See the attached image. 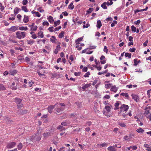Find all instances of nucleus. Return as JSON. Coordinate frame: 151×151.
Returning <instances> with one entry per match:
<instances>
[{
	"label": "nucleus",
	"instance_id": "nucleus-1",
	"mask_svg": "<svg viewBox=\"0 0 151 151\" xmlns=\"http://www.w3.org/2000/svg\"><path fill=\"white\" fill-rule=\"evenodd\" d=\"M39 132V131L36 134H34L30 137V139L31 141L35 142H38L41 140V137L40 135Z\"/></svg>",
	"mask_w": 151,
	"mask_h": 151
},
{
	"label": "nucleus",
	"instance_id": "nucleus-2",
	"mask_svg": "<svg viewBox=\"0 0 151 151\" xmlns=\"http://www.w3.org/2000/svg\"><path fill=\"white\" fill-rule=\"evenodd\" d=\"M17 38L21 39L24 38L26 37L27 33L25 32L17 31L16 33Z\"/></svg>",
	"mask_w": 151,
	"mask_h": 151
},
{
	"label": "nucleus",
	"instance_id": "nucleus-3",
	"mask_svg": "<svg viewBox=\"0 0 151 151\" xmlns=\"http://www.w3.org/2000/svg\"><path fill=\"white\" fill-rule=\"evenodd\" d=\"M145 116L147 119H149L151 121V113L148 110H146L144 113Z\"/></svg>",
	"mask_w": 151,
	"mask_h": 151
},
{
	"label": "nucleus",
	"instance_id": "nucleus-4",
	"mask_svg": "<svg viewBox=\"0 0 151 151\" xmlns=\"http://www.w3.org/2000/svg\"><path fill=\"white\" fill-rule=\"evenodd\" d=\"M129 109V106L128 105L123 104L120 107V109H121V111L122 112V111H126L128 110Z\"/></svg>",
	"mask_w": 151,
	"mask_h": 151
},
{
	"label": "nucleus",
	"instance_id": "nucleus-5",
	"mask_svg": "<svg viewBox=\"0 0 151 151\" xmlns=\"http://www.w3.org/2000/svg\"><path fill=\"white\" fill-rule=\"evenodd\" d=\"M18 29V27L15 26H12L11 28L7 29L9 33L14 32Z\"/></svg>",
	"mask_w": 151,
	"mask_h": 151
},
{
	"label": "nucleus",
	"instance_id": "nucleus-6",
	"mask_svg": "<svg viewBox=\"0 0 151 151\" xmlns=\"http://www.w3.org/2000/svg\"><path fill=\"white\" fill-rule=\"evenodd\" d=\"M61 43L60 42L58 43V45L56 46L54 52L55 54H57L58 52L59 51H60L61 49V47L60 46Z\"/></svg>",
	"mask_w": 151,
	"mask_h": 151
},
{
	"label": "nucleus",
	"instance_id": "nucleus-7",
	"mask_svg": "<svg viewBox=\"0 0 151 151\" xmlns=\"http://www.w3.org/2000/svg\"><path fill=\"white\" fill-rule=\"evenodd\" d=\"M16 144V143L15 142H11L7 144L6 147L8 148H12L14 147Z\"/></svg>",
	"mask_w": 151,
	"mask_h": 151
},
{
	"label": "nucleus",
	"instance_id": "nucleus-8",
	"mask_svg": "<svg viewBox=\"0 0 151 151\" xmlns=\"http://www.w3.org/2000/svg\"><path fill=\"white\" fill-rule=\"evenodd\" d=\"M133 99L136 102L139 101V97L137 95L132 94L131 95Z\"/></svg>",
	"mask_w": 151,
	"mask_h": 151
},
{
	"label": "nucleus",
	"instance_id": "nucleus-9",
	"mask_svg": "<svg viewBox=\"0 0 151 151\" xmlns=\"http://www.w3.org/2000/svg\"><path fill=\"white\" fill-rule=\"evenodd\" d=\"M57 105V104H56L54 105H53V106L51 105L48 107L47 109H48V112L50 113H52V110L54 109L55 105Z\"/></svg>",
	"mask_w": 151,
	"mask_h": 151
},
{
	"label": "nucleus",
	"instance_id": "nucleus-10",
	"mask_svg": "<svg viewBox=\"0 0 151 151\" xmlns=\"http://www.w3.org/2000/svg\"><path fill=\"white\" fill-rule=\"evenodd\" d=\"M105 58V57L103 55H101L100 58L101 60V63L102 64H104L106 63V60L104 59Z\"/></svg>",
	"mask_w": 151,
	"mask_h": 151
},
{
	"label": "nucleus",
	"instance_id": "nucleus-11",
	"mask_svg": "<svg viewBox=\"0 0 151 151\" xmlns=\"http://www.w3.org/2000/svg\"><path fill=\"white\" fill-rule=\"evenodd\" d=\"M134 134H130L129 136H125L124 137V139L125 140H127L128 141H129L131 139L130 137L131 136H134Z\"/></svg>",
	"mask_w": 151,
	"mask_h": 151
},
{
	"label": "nucleus",
	"instance_id": "nucleus-12",
	"mask_svg": "<svg viewBox=\"0 0 151 151\" xmlns=\"http://www.w3.org/2000/svg\"><path fill=\"white\" fill-rule=\"evenodd\" d=\"M23 20L24 23L28 22L29 21V17L26 15H24Z\"/></svg>",
	"mask_w": 151,
	"mask_h": 151
},
{
	"label": "nucleus",
	"instance_id": "nucleus-13",
	"mask_svg": "<svg viewBox=\"0 0 151 151\" xmlns=\"http://www.w3.org/2000/svg\"><path fill=\"white\" fill-rule=\"evenodd\" d=\"M91 86V83H87L82 87L83 91H85L86 88H87Z\"/></svg>",
	"mask_w": 151,
	"mask_h": 151
},
{
	"label": "nucleus",
	"instance_id": "nucleus-14",
	"mask_svg": "<svg viewBox=\"0 0 151 151\" xmlns=\"http://www.w3.org/2000/svg\"><path fill=\"white\" fill-rule=\"evenodd\" d=\"M118 90V88L116 87L115 85L112 86L111 87L110 90L114 92H116Z\"/></svg>",
	"mask_w": 151,
	"mask_h": 151
},
{
	"label": "nucleus",
	"instance_id": "nucleus-15",
	"mask_svg": "<svg viewBox=\"0 0 151 151\" xmlns=\"http://www.w3.org/2000/svg\"><path fill=\"white\" fill-rule=\"evenodd\" d=\"M51 135V133L49 132H47L46 133H44L43 134V136L44 138H47L49 136H50Z\"/></svg>",
	"mask_w": 151,
	"mask_h": 151
},
{
	"label": "nucleus",
	"instance_id": "nucleus-16",
	"mask_svg": "<svg viewBox=\"0 0 151 151\" xmlns=\"http://www.w3.org/2000/svg\"><path fill=\"white\" fill-rule=\"evenodd\" d=\"M50 41L52 43H56L57 39L54 36H52L51 38H50Z\"/></svg>",
	"mask_w": 151,
	"mask_h": 151
},
{
	"label": "nucleus",
	"instance_id": "nucleus-17",
	"mask_svg": "<svg viewBox=\"0 0 151 151\" xmlns=\"http://www.w3.org/2000/svg\"><path fill=\"white\" fill-rule=\"evenodd\" d=\"M47 19L49 22L51 23H53L54 22V20L53 19V17L51 16H50L47 18Z\"/></svg>",
	"mask_w": 151,
	"mask_h": 151
},
{
	"label": "nucleus",
	"instance_id": "nucleus-18",
	"mask_svg": "<svg viewBox=\"0 0 151 151\" xmlns=\"http://www.w3.org/2000/svg\"><path fill=\"white\" fill-rule=\"evenodd\" d=\"M22 101V100L19 98H16L15 99V101L17 105L19 104Z\"/></svg>",
	"mask_w": 151,
	"mask_h": 151
},
{
	"label": "nucleus",
	"instance_id": "nucleus-19",
	"mask_svg": "<svg viewBox=\"0 0 151 151\" xmlns=\"http://www.w3.org/2000/svg\"><path fill=\"white\" fill-rule=\"evenodd\" d=\"M83 37H80L78 38V39L76 40L75 41V42L76 45L79 44L80 42L82 41Z\"/></svg>",
	"mask_w": 151,
	"mask_h": 151
},
{
	"label": "nucleus",
	"instance_id": "nucleus-20",
	"mask_svg": "<svg viewBox=\"0 0 151 151\" xmlns=\"http://www.w3.org/2000/svg\"><path fill=\"white\" fill-rule=\"evenodd\" d=\"M32 14H35L36 16L38 17H40L41 16V14L38 12H36L35 10H33L32 12Z\"/></svg>",
	"mask_w": 151,
	"mask_h": 151
},
{
	"label": "nucleus",
	"instance_id": "nucleus-21",
	"mask_svg": "<svg viewBox=\"0 0 151 151\" xmlns=\"http://www.w3.org/2000/svg\"><path fill=\"white\" fill-rule=\"evenodd\" d=\"M63 110L64 108H63L60 107L56 108V111L58 113H60L61 111H63Z\"/></svg>",
	"mask_w": 151,
	"mask_h": 151
},
{
	"label": "nucleus",
	"instance_id": "nucleus-22",
	"mask_svg": "<svg viewBox=\"0 0 151 151\" xmlns=\"http://www.w3.org/2000/svg\"><path fill=\"white\" fill-rule=\"evenodd\" d=\"M38 35V37H40L41 38H42L44 37V35L43 34V32L41 31L37 33Z\"/></svg>",
	"mask_w": 151,
	"mask_h": 151
},
{
	"label": "nucleus",
	"instance_id": "nucleus-23",
	"mask_svg": "<svg viewBox=\"0 0 151 151\" xmlns=\"http://www.w3.org/2000/svg\"><path fill=\"white\" fill-rule=\"evenodd\" d=\"M102 25L101 22L100 20H98L97 21V27L99 28H100Z\"/></svg>",
	"mask_w": 151,
	"mask_h": 151
},
{
	"label": "nucleus",
	"instance_id": "nucleus-24",
	"mask_svg": "<svg viewBox=\"0 0 151 151\" xmlns=\"http://www.w3.org/2000/svg\"><path fill=\"white\" fill-rule=\"evenodd\" d=\"M20 11V9L18 7H16L14 9V12L16 15L17 14H18L19 12Z\"/></svg>",
	"mask_w": 151,
	"mask_h": 151
},
{
	"label": "nucleus",
	"instance_id": "nucleus-25",
	"mask_svg": "<svg viewBox=\"0 0 151 151\" xmlns=\"http://www.w3.org/2000/svg\"><path fill=\"white\" fill-rule=\"evenodd\" d=\"M19 29L21 30H27L28 29V28L27 27H24L22 26L20 27Z\"/></svg>",
	"mask_w": 151,
	"mask_h": 151
},
{
	"label": "nucleus",
	"instance_id": "nucleus-26",
	"mask_svg": "<svg viewBox=\"0 0 151 151\" xmlns=\"http://www.w3.org/2000/svg\"><path fill=\"white\" fill-rule=\"evenodd\" d=\"M118 124L120 127H125L126 126L125 124L123 122H119Z\"/></svg>",
	"mask_w": 151,
	"mask_h": 151
},
{
	"label": "nucleus",
	"instance_id": "nucleus-27",
	"mask_svg": "<svg viewBox=\"0 0 151 151\" xmlns=\"http://www.w3.org/2000/svg\"><path fill=\"white\" fill-rule=\"evenodd\" d=\"M120 95L123 96H124L125 97L127 98V99H129V96L127 93H121Z\"/></svg>",
	"mask_w": 151,
	"mask_h": 151
},
{
	"label": "nucleus",
	"instance_id": "nucleus-28",
	"mask_svg": "<svg viewBox=\"0 0 151 151\" xmlns=\"http://www.w3.org/2000/svg\"><path fill=\"white\" fill-rule=\"evenodd\" d=\"M108 150L109 151H115V150L114 147V146H110L108 147Z\"/></svg>",
	"mask_w": 151,
	"mask_h": 151
},
{
	"label": "nucleus",
	"instance_id": "nucleus-29",
	"mask_svg": "<svg viewBox=\"0 0 151 151\" xmlns=\"http://www.w3.org/2000/svg\"><path fill=\"white\" fill-rule=\"evenodd\" d=\"M17 71L16 70H10V73L11 75L13 76L16 74L17 73Z\"/></svg>",
	"mask_w": 151,
	"mask_h": 151
},
{
	"label": "nucleus",
	"instance_id": "nucleus-30",
	"mask_svg": "<svg viewBox=\"0 0 151 151\" xmlns=\"http://www.w3.org/2000/svg\"><path fill=\"white\" fill-rule=\"evenodd\" d=\"M35 42V41L32 40H27V43L31 45H32Z\"/></svg>",
	"mask_w": 151,
	"mask_h": 151
},
{
	"label": "nucleus",
	"instance_id": "nucleus-31",
	"mask_svg": "<svg viewBox=\"0 0 151 151\" xmlns=\"http://www.w3.org/2000/svg\"><path fill=\"white\" fill-rule=\"evenodd\" d=\"M74 7V6L73 5L72 2L68 6V8L71 10L73 9Z\"/></svg>",
	"mask_w": 151,
	"mask_h": 151
},
{
	"label": "nucleus",
	"instance_id": "nucleus-32",
	"mask_svg": "<svg viewBox=\"0 0 151 151\" xmlns=\"http://www.w3.org/2000/svg\"><path fill=\"white\" fill-rule=\"evenodd\" d=\"M65 32L64 31H62L60 32L58 35V37L60 38H63L64 36V35Z\"/></svg>",
	"mask_w": 151,
	"mask_h": 151
},
{
	"label": "nucleus",
	"instance_id": "nucleus-33",
	"mask_svg": "<svg viewBox=\"0 0 151 151\" xmlns=\"http://www.w3.org/2000/svg\"><path fill=\"white\" fill-rule=\"evenodd\" d=\"M101 6L104 9H107V7L106 6V2H104L101 5Z\"/></svg>",
	"mask_w": 151,
	"mask_h": 151
},
{
	"label": "nucleus",
	"instance_id": "nucleus-34",
	"mask_svg": "<svg viewBox=\"0 0 151 151\" xmlns=\"http://www.w3.org/2000/svg\"><path fill=\"white\" fill-rule=\"evenodd\" d=\"M60 21L58 20L57 21H55L54 22V26L55 27H56L57 25H59L60 23Z\"/></svg>",
	"mask_w": 151,
	"mask_h": 151
},
{
	"label": "nucleus",
	"instance_id": "nucleus-35",
	"mask_svg": "<svg viewBox=\"0 0 151 151\" xmlns=\"http://www.w3.org/2000/svg\"><path fill=\"white\" fill-rule=\"evenodd\" d=\"M6 89V88L4 85L0 84V90H5Z\"/></svg>",
	"mask_w": 151,
	"mask_h": 151
},
{
	"label": "nucleus",
	"instance_id": "nucleus-36",
	"mask_svg": "<svg viewBox=\"0 0 151 151\" xmlns=\"http://www.w3.org/2000/svg\"><path fill=\"white\" fill-rule=\"evenodd\" d=\"M125 57H128L129 58H131V54L128 52L125 53Z\"/></svg>",
	"mask_w": 151,
	"mask_h": 151
},
{
	"label": "nucleus",
	"instance_id": "nucleus-37",
	"mask_svg": "<svg viewBox=\"0 0 151 151\" xmlns=\"http://www.w3.org/2000/svg\"><path fill=\"white\" fill-rule=\"evenodd\" d=\"M22 10L26 12H28V10L25 6H22Z\"/></svg>",
	"mask_w": 151,
	"mask_h": 151
},
{
	"label": "nucleus",
	"instance_id": "nucleus-38",
	"mask_svg": "<svg viewBox=\"0 0 151 151\" xmlns=\"http://www.w3.org/2000/svg\"><path fill=\"white\" fill-rule=\"evenodd\" d=\"M119 105V104L118 102L115 103L114 104L115 108H114V109L115 110L118 109Z\"/></svg>",
	"mask_w": 151,
	"mask_h": 151
},
{
	"label": "nucleus",
	"instance_id": "nucleus-39",
	"mask_svg": "<svg viewBox=\"0 0 151 151\" xmlns=\"http://www.w3.org/2000/svg\"><path fill=\"white\" fill-rule=\"evenodd\" d=\"M105 108L106 109V110L107 111V112L109 113L111 111V108L109 106H106L105 107Z\"/></svg>",
	"mask_w": 151,
	"mask_h": 151
},
{
	"label": "nucleus",
	"instance_id": "nucleus-40",
	"mask_svg": "<svg viewBox=\"0 0 151 151\" xmlns=\"http://www.w3.org/2000/svg\"><path fill=\"white\" fill-rule=\"evenodd\" d=\"M23 147V145L21 143H20L17 145V149L19 150H21Z\"/></svg>",
	"mask_w": 151,
	"mask_h": 151
},
{
	"label": "nucleus",
	"instance_id": "nucleus-41",
	"mask_svg": "<svg viewBox=\"0 0 151 151\" xmlns=\"http://www.w3.org/2000/svg\"><path fill=\"white\" fill-rule=\"evenodd\" d=\"M112 86V85L111 84L109 83V84H105V87L106 88L108 89L110 88H111Z\"/></svg>",
	"mask_w": 151,
	"mask_h": 151
},
{
	"label": "nucleus",
	"instance_id": "nucleus-42",
	"mask_svg": "<svg viewBox=\"0 0 151 151\" xmlns=\"http://www.w3.org/2000/svg\"><path fill=\"white\" fill-rule=\"evenodd\" d=\"M37 26H35L31 28L30 30L32 31H35L37 30Z\"/></svg>",
	"mask_w": 151,
	"mask_h": 151
},
{
	"label": "nucleus",
	"instance_id": "nucleus-43",
	"mask_svg": "<svg viewBox=\"0 0 151 151\" xmlns=\"http://www.w3.org/2000/svg\"><path fill=\"white\" fill-rule=\"evenodd\" d=\"M100 147H107L108 146V145L107 143H104L100 144Z\"/></svg>",
	"mask_w": 151,
	"mask_h": 151
},
{
	"label": "nucleus",
	"instance_id": "nucleus-44",
	"mask_svg": "<svg viewBox=\"0 0 151 151\" xmlns=\"http://www.w3.org/2000/svg\"><path fill=\"white\" fill-rule=\"evenodd\" d=\"M23 104L22 103H20L19 104L17 105V108L18 109H20L23 106Z\"/></svg>",
	"mask_w": 151,
	"mask_h": 151
},
{
	"label": "nucleus",
	"instance_id": "nucleus-45",
	"mask_svg": "<svg viewBox=\"0 0 151 151\" xmlns=\"http://www.w3.org/2000/svg\"><path fill=\"white\" fill-rule=\"evenodd\" d=\"M96 46L95 45L90 46L88 47V48L87 49L89 50L94 49H96Z\"/></svg>",
	"mask_w": 151,
	"mask_h": 151
},
{
	"label": "nucleus",
	"instance_id": "nucleus-46",
	"mask_svg": "<svg viewBox=\"0 0 151 151\" xmlns=\"http://www.w3.org/2000/svg\"><path fill=\"white\" fill-rule=\"evenodd\" d=\"M137 132L139 133H142L144 132V130L142 128H140L137 129L136 130Z\"/></svg>",
	"mask_w": 151,
	"mask_h": 151
},
{
	"label": "nucleus",
	"instance_id": "nucleus-47",
	"mask_svg": "<svg viewBox=\"0 0 151 151\" xmlns=\"http://www.w3.org/2000/svg\"><path fill=\"white\" fill-rule=\"evenodd\" d=\"M57 129H61V130H65V129L64 127H63L61 125H59L57 127Z\"/></svg>",
	"mask_w": 151,
	"mask_h": 151
},
{
	"label": "nucleus",
	"instance_id": "nucleus-48",
	"mask_svg": "<svg viewBox=\"0 0 151 151\" xmlns=\"http://www.w3.org/2000/svg\"><path fill=\"white\" fill-rule=\"evenodd\" d=\"M117 22L116 21L114 20L113 22L111 24V27H114L116 24H117Z\"/></svg>",
	"mask_w": 151,
	"mask_h": 151
},
{
	"label": "nucleus",
	"instance_id": "nucleus-49",
	"mask_svg": "<svg viewBox=\"0 0 151 151\" xmlns=\"http://www.w3.org/2000/svg\"><path fill=\"white\" fill-rule=\"evenodd\" d=\"M0 7H1L0 8L1 11V12L3 11L4 9V7L1 2H0Z\"/></svg>",
	"mask_w": 151,
	"mask_h": 151
},
{
	"label": "nucleus",
	"instance_id": "nucleus-50",
	"mask_svg": "<svg viewBox=\"0 0 151 151\" xmlns=\"http://www.w3.org/2000/svg\"><path fill=\"white\" fill-rule=\"evenodd\" d=\"M132 31L134 32H135L136 31V28L134 25H132L131 27Z\"/></svg>",
	"mask_w": 151,
	"mask_h": 151
},
{
	"label": "nucleus",
	"instance_id": "nucleus-51",
	"mask_svg": "<svg viewBox=\"0 0 151 151\" xmlns=\"http://www.w3.org/2000/svg\"><path fill=\"white\" fill-rule=\"evenodd\" d=\"M140 20L139 19L136 21L134 22V24H136L137 25H138L140 24Z\"/></svg>",
	"mask_w": 151,
	"mask_h": 151
},
{
	"label": "nucleus",
	"instance_id": "nucleus-52",
	"mask_svg": "<svg viewBox=\"0 0 151 151\" xmlns=\"http://www.w3.org/2000/svg\"><path fill=\"white\" fill-rule=\"evenodd\" d=\"M104 51L106 52V53L107 54L108 52V49L107 48V47L105 46H104Z\"/></svg>",
	"mask_w": 151,
	"mask_h": 151
},
{
	"label": "nucleus",
	"instance_id": "nucleus-53",
	"mask_svg": "<svg viewBox=\"0 0 151 151\" xmlns=\"http://www.w3.org/2000/svg\"><path fill=\"white\" fill-rule=\"evenodd\" d=\"M93 8H89L88 9V10H87L86 11L87 13L90 14V13H91L93 11Z\"/></svg>",
	"mask_w": 151,
	"mask_h": 151
},
{
	"label": "nucleus",
	"instance_id": "nucleus-54",
	"mask_svg": "<svg viewBox=\"0 0 151 151\" xmlns=\"http://www.w3.org/2000/svg\"><path fill=\"white\" fill-rule=\"evenodd\" d=\"M136 50V49L134 47H133L132 48H130L129 50V51L131 52H134Z\"/></svg>",
	"mask_w": 151,
	"mask_h": 151
},
{
	"label": "nucleus",
	"instance_id": "nucleus-55",
	"mask_svg": "<svg viewBox=\"0 0 151 151\" xmlns=\"http://www.w3.org/2000/svg\"><path fill=\"white\" fill-rule=\"evenodd\" d=\"M2 22L4 23V25L6 26H8L9 24V23L5 20L3 21Z\"/></svg>",
	"mask_w": 151,
	"mask_h": 151
},
{
	"label": "nucleus",
	"instance_id": "nucleus-56",
	"mask_svg": "<svg viewBox=\"0 0 151 151\" xmlns=\"http://www.w3.org/2000/svg\"><path fill=\"white\" fill-rule=\"evenodd\" d=\"M27 3L28 1L27 0H23L22 2V3L23 5H26L27 4Z\"/></svg>",
	"mask_w": 151,
	"mask_h": 151
},
{
	"label": "nucleus",
	"instance_id": "nucleus-57",
	"mask_svg": "<svg viewBox=\"0 0 151 151\" xmlns=\"http://www.w3.org/2000/svg\"><path fill=\"white\" fill-rule=\"evenodd\" d=\"M90 75V73L89 72H87L86 73L85 75L83 76L84 77L86 78V77H89V76Z\"/></svg>",
	"mask_w": 151,
	"mask_h": 151
},
{
	"label": "nucleus",
	"instance_id": "nucleus-58",
	"mask_svg": "<svg viewBox=\"0 0 151 151\" xmlns=\"http://www.w3.org/2000/svg\"><path fill=\"white\" fill-rule=\"evenodd\" d=\"M92 124V122L91 121H88L86 123V124L85 126H90Z\"/></svg>",
	"mask_w": 151,
	"mask_h": 151
},
{
	"label": "nucleus",
	"instance_id": "nucleus-59",
	"mask_svg": "<svg viewBox=\"0 0 151 151\" xmlns=\"http://www.w3.org/2000/svg\"><path fill=\"white\" fill-rule=\"evenodd\" d=\"M134 65L136 66L138 65L137 59H135L134 60Z\"/></svg>",
	"mask_w": 151,
	"mask_h": 151
},
{
	"label": "nucleus",
	"instance_id": "nucleus-60",
	"mask_svg": "<svg viewBox=\"0 0 151 151\" xmlns=\"http://www.w3.org/2000/svg\"><path fill=\"white\" fill-rule=\"evenodd\" d=\"M42 25L44 26L47 25L49 26V23L47 21H44L42 23Z\"/></svg>",
	"mask_w": 151,
	"mask_h": 151
},
{
	"label": "nucleus",
	"instance_id": "nucleus-61",
	"mask_svg": "<svg viewBox=\"0 0 151 151\" xmlns=\"http://www.w3.org/2000/svg\"><path fill=\"white\" fill-rule=\"evenodd\" d=\"M53 28L54 27H51L48 28V30H49L50 31V32H52L53 31H54V30H53Z\"/></svg>",
	"mask_w": 151,
	"mask_h": 151
},
{
	"label": "nucleus",
	"instance_id": "nucleus-62",
	"mask_svg": "<svg viewBox=\"0 0 151 151\" xmlns=\"http://www.w3.org/2000/svg\"><path fill=\"white\" fill-rule=\"evenodd\" d=\"M61 26H59L58 27L55 28V29L54 30V31H58L60 29H61Z\"/></svg>",
	"mask_w": 151,
	"mask_h": 151
},
{
	"label": "nucleus",
	"instance_id": "nucleus-63",
	"mask_svg": "<svg viewBox=\"0 0 151 151\" xmlns=\"http://www.w3.org/2000/svg\"><path fill=\"white\" fill-rule=\"evenodd\" d=\"M61 125L64 126H66L68 125V124L66 122H62L61 124Z\"/></svg>",
	"mask_w": 151,
	"mask_h": 151
},
{
	"label": "nucleus",
	"instance_id": "nucleus-64",
	"mask_svg": "<svg viewBox=\"0 0 151 151\" xmlns=\"http://www.w3.org/2000/svg\"><path fill=\"white\" fill-rule=\"evenodd\" d=\"M32 38L33 39H35L37 38V35L35 34H33L31 36Z\"/></svg>",
	"mask_w": 151,
	"mask_h": 151
}]
</instances>
